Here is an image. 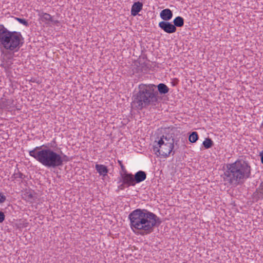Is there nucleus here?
I'll return each mask as SVG.
<instances>
[{"mask_svg":"<svg viewBox=\"0 0 263 263\" xmlns=\"http://www.w3.org/2000/svg\"><path fill=\"white\" fill-rule=\"evenodd\" d=\"M130 226L136 234L146 235L152 233L155 227H158L162 221L154 213L146 209H137L128 215Z\"/></svg>","mask_w":263,"mask_h":263,"instance_id":"1","label":"nucleus"},{"mask_svg":"<svg viewBox=\"0 0 263 263\" xmlns=\"http://www.w3.org/2000/svg\"><path fill=\"white\" fill-rule=\"evenodd\" d=\"M251 170L248 162L239 159L234 163L227 164L221 177L225 185L236 186L242 184L245 180L250 177Z\"/></svg>","mask_w":263,"mask_h":263,"instance_id":"2","label":"nucleus"},{"mask_svg":"<svg viewBox=\"0 0 263 263\" xmlns=\"http://www.w3.org/2000/svg\"><path fill=\"white\" fill-rule=\"evenodd\" d=\"M43 145L36 146L33 149L29 151V155L41 163L47 168H54L63 165L64 162L69 160L68 156L60 155L52 149L47 148H42Z\"/></svg>","mask_w":263,"mask_h":263,"instance_id":"3","label":"nucleus"},{"mask_svg":"<svg viewBox=\"0 0 263 263\" xmlns=\"http://www.w3.org/2000/svg\"><path fill=\"white\" fill-rule=\"evenodd\" d=\"M156 85L141 83L138 86V91L133 96V103L138 109L141 110L149 106H156L158 102V93Z\"/></svg>","mask_w":263,"mask_h":263,"instance_id":"4","label":"nucleus"},{"mask_svg":"<svg viewBox=\"0 0 263 263\" xmlns=\"http://www.w3.org/2000/svg\"><path fill=\"white\" fill-rule=\"evenodd\" d=\"M24 38L20 32L10 31L0 25V45L6 50H17L23 45Z\"/></svg>","mask_w":263,"mask_h":263,"instance_id":"5","label":"nucleus"},{"mask_svg":"<svg viewBox=\"0 0 263 263\" xmlns=\"http://www.w3.org/2000/svg\"><path fill=\"white\" fill-rule=\"evenodd\" d=\"M174 139L163 136L155 141L153 146V151L157 156H161L164 158L167 157L174 148Z\"/></svg>","mask_w":263,"mask_h":263,"instance_id":"6","label":"nucleus"},{"mask_svg":"<svg viewBox=\"0 0 263 263\" xmlns=\"http://www.w3.org/2000/svg\"><path fill=\"white\" fill-rule=\"evenodd\" d=\"M158 26L165 32L168 34L175 33L177 30L176 27L172 23L168 21H161L159 22Z\"/></svg>","mask_w":263,"mask_h":263,"instance_id":"7","label":"nucleus"},{"mask_svg":"<svg viewBox=\"0 0 263 263\" xmlns=\"http://www.w3.org/2000/svg\"><path fill=\"white\" fill-rule=\"evenodd\" d=\"M121 177L123 183L126 184L127 186L135 185L136 183L133 174L127 173L126 172L124 173H121Z\"/></svg>","mask_w":263,"mask_h":263,"instance_id":"8","label":"nucleus"},{"mask_svg":"<svg viewBox=\"0 0 263 263\" xmlns=\"http://www.w3.org/2000/svg\"><path fill=\"white\" fill-rule=\"evenodd\" d=\"M13 57L10 54H5L2 60V63L1 66L4 68L5 70L11 68V66L13 64Z\"/></svg>","mask_w":263,"mask_h":263,"instance_id":"9","label":"nucleus"},{"mask_svg":"<svg viewBox=\"0 0 263 263\" xmlns=\"http://www.w3.org/2000/svg\"><path fill=\"white\" fill-rule=\"evenodd\" d=\"M160 16L163 21H168L172 18L173 12L170 9H165L161 11Z\"/></svg>","mask_w":263,"mask_h":263,"instance_id":"10","label":"nucleus"},{"mask_svg":"<svg viewBox=\"0 0 263 263\" xmlns=\"http://www.w3.org/2000/svg\"><path fill=\"white\" fill-rule=\"evenodd\" d=\"M143 4L140 2L134 3L131 9V15L136 16L138 13L142 9Z\"/></svg>","mask_w":263,"mask_h":263,"instance_id":"11","label":"nucleus"},{"mask_svg":"<svg viewBox=\"0 0 263 263\" xmlns=\"http://www.w3.org/2000/svg\"><path fill=\"white\" fill-rule=\"evenodd\" d=\"M134 178L135 183H138L145 180L146 174L144 171H139L135 174Z\"/></svg>","mask_w":263,"mask_h":263,"instance_id":"12","label":"nucleus"},{"mask_svg":"<svg viewBox=\"0 0 263 263\" xmlns=\"http://www.w3.org/2000/svg\"><path fill=\"white\" fill-rule=\"evenodd\" d=\"M95 168L100 176H105L107 175L108 172V170L107 167L103 164H96Z\"/></svg>","mask_w":263,"mask_h":263,"instance_id":"13","label":"nucleus"},{"mask_svg":"<svg viewBox=\"0 0 263 263\" xmlns=\"http://www.w3.org/2000/svg\"><path fill=\"white\" fill-rule=\"evenodd\" d=\"M156 88H158V92H159L160 94H166L169 91V88L164 83H160L158 85H156Z\"/></svg>","mask_w":263,"mask_h":263,"instance_id":"14","label":"nucleus"},{"mask_svg":"<svg viewBox=\"0 0 263 263\" xmlns=\"http://www.w3.org/2000/svg\"><path fill=\"white\" fill-rule=\"evenodd\" d=\"M39 16H40L41 20L43 22H46V23H48L50 22V21H52V16L47 13L45 12H41L39 13Z\"/></svg>","mask_w":263,"mask_h":263,"instance_id":"15","label":"nucleus"},{"mask_svg":"<svg viewBox=\"0 0 263 263\" xmlns=\"http://www.w3.org/2000/svg\"><path fill=\"white\" fill-rule=\"evenodd\" d=\"M11 101L9 99L0 100V109H8L9 108Z\"/></svg>","mask_w":263,"mask_h":263,"instance_id":"16","label":"nucleus"},{"mask_svg":"<svg viewBox=\"0 0 263 263\" xmlns=\"http://www.w3.org/2000/svg\"><path fill=\"white\" fill-rule=\"evenodd\" d=\"M173 23L175 27H181L184 25V19L183 17L178 16L174 20Z\"/></svg>","mask_w":263,"mask_h":263,"instance_id":"17","label":"nucleus"},{"mask_svg":"<svg viewBox=\"0 0 263 263\" xmlns=\"http://www.w3.org/2000/svg\"><path fill=\"white\" fill-rule=\"evenodd\" d=\"M202 145L205 149H209L213 146L214 142L211 139L208 138L203 142Z\"/></svg>","mask_w":263,"mask_h":263,"instance_id":"18","label":"nucleus"},{"mask_svg":"<svg viewBox=\"0 0 263 263\" xmlns=\"http://www.w3.org/2000/svg\"><path fill=\"white\" fill-rule=\"evenodd\" d=\"M199 138L198 135L196 132H193L189 137V140L191 143L196 142Z\"/></svg>","mask_w":263,"mask_h":263,"instance_id":"19","label":"nucleus"},{"mask_svg":"<svg viewBox=\"0 0 263 263\" xmlns=\"http://www.w3.org/2000/svg\"><path fill=\"white\" fill-rule=\"evenodd\" d=\"M15 19L21 24L24 25V26L28 27L29 26V23L27 20L24 18L15 17Z\"/></svg>","mask_w":263,"mask_h":263,"instance_id":"20","label":"nucleus"},{"mask_svg":"<svg viewBox=\"0 0 263 263\" xmlns=\"http://www.w3.org/2000/svg\"><path fill=\"white\" fill-rule=\"evenodd\" d=\"M24 177H25V175L23 173H21L20 172H18L17 173H15L13 175V176H12V177L14 179H17V178H21V179H22V178H24Z\"/></svg>","mask_w":263,"mask_h":263,"instance_id":"21","label":"nucleus"},{"mask_svg":"<svg viewBox=\"0 0 263 263\" xmlns=\"http://www.w3.org/2000/svg\"><path fill=\"white\" fill-rule=\"evenodd\" d=\"M257 191H258V193L260 195L261 197L263 198V182H262Z\"/></svg>","mask_w":263,"mask_h":263,"instance_id":"22","label":"nucleus"},{"mask_svg":"<svg viewBox=\"0 0 263 263\" xmlns=\"http://www.w3.org/2000/svg\"><path fill=\"white\" fill-rule=\"evenodd\" d=\"M6 200V197L2 193H0V204L4 203Z\"/></svg>","mask_w":263,"mask_h":263,"instance_id":"23","label":"nucleus"},{"mask_svg":"<svg viewBox=\"0 0 263 263\" xmlns=\"http://www.w3.org/2000/svg\"><path fill=\"white\" fill-rule=\"evenodd\" d=\"M118 163L121 167V168L122 172H123V173L126 172L127 171L126 170L125 167L124 166V165L123 164L122 161L120 160H118Z\"/></svg>","mask_w":263,"mask_h":263,"instance_id":"24","label":"nucleus"},{"mask_svg":"<svg viewBox=\"0 0 263 263\" xmlns=\"http://www.w3.org/2000/svg\"><path fill=\"white\" fill-rule=\"evenodd\" d=\"M5 218V215L4 214V213L0 211V223H2Z\"/></svg>","mask_w":263,"mask_h":263,"instance_id":"25","label":"nucleus"},{"mask_svg":"<svg viewBox=\"0 0 263 263\" xmlns=\"http://www.w3.org/2000/svg\"><path fill=\"white\" fill-rule=\"evenodd\" d=\"M259 156L260 157L261 162L263 164V150L259 153Z\"/></svg>","mask_w":263,"mask_h":263,"instance_id":"26","label":"nucleus"},{"mask_svg":"<svg viewBox=\"0 0 263 263\" xmlns=\"http://www.w3.org/2000/svg\"><path fill=\"white\" fill-rule=\"evenodd\" d=\"M50 22H52L53 25H57L59 23V21L53 20L52 18V21H50Z\"/></svg>","mask_w":263,"mask_h":263,"instance_id":"27","label":"nucleus"},{"mask_svg":"<svg viewBox=\"0 0 263 263\" xmlns=\"http://www.w3.org/2000/svg\"><path fill=\"white\" fill-rule=\"evenodd\" d=\"M27 196L28 197V199H31L33 197V196L31 194H29Z\"/></svg>","mask_w":263,"mask_h":263,"instance_id":"28","label":"nucleus"},{"mask_svg":"<svg viewBox=\"0 0 263 263\" xmlns=\"http://www.w3.org/2000/svg\"><path fill=\"white\" fill-rule=\"evenodd\" d=\"M123 183L120 186V189H122L123 187Z\"/></svg>","mask_w":263,"mask_h":263,"instance_id":"29","label":"nucleus"}]
</instances>
